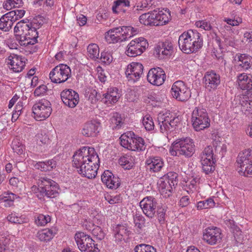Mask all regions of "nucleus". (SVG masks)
I'll list each match as a JSON object with an SVG mask.
<instances>
[{
  "label": "nucleus",
  "mask_w": 252,
  "mask_h": 252,
  "mask_svg": "<svg viewBox=\"0 0 252 252\" xmlns=\"http://www.w3.org/2000/svg\"><path fill=\"white\" fill-rule=\"evenodd\" d=\"M111 121L115 129H119L124 124V122L120 114L116 113L114 114L111 119Z\"/></svg>",
  "instance_id": "obj_46"
},
{
  "label": "nucleus",
  "mask_w": 252,
  "mask_h": 252,
  "mask_svg": "<svg viewBox=\"0 0 252 252\" xmlns=\"http://www.w3.org/2000/svg\"><path fill=\"white\" fill-rule=\"evenodd\" d=\"M92 234L98 240H101L105 237V233L100 226H96L92 230Z\"/></svg>",
  "instance_id": "obj_54"
},
{
  "label": "nucleus",
  "mask_w": 252,
  "mask_h": 252,
  "mask_svg": "<svg viewBox=\"0 0 252 252\" xmlns=\"http://www.w3.org/2000/svg\"><path fill=\"white\" fill-rule=\"evenodd\" d=\"M12 148L14 152L18 155L22 154L24 152V146L18 139L12 141Z\"/></svg>",
  "instance_id": "obj_48"
},
{
  "label": "nucleus",
  "mask_w": 252,
  "mask_h": 252,
  "mask_svg": "<svg viewBox=\"0 0 252 252\" xmlns=\"http://www.w3.org/2000/svg\"><path fill=\"white\" fill-rule=\"evenodd\" d=\"M156 56L159 60L170 57L173 52V46L172 42L168 40L164 42H158L155 47Z\"/></svg>",
  "instance_id": "obj_17"
},
{
  "label": "nucleus",
  "mask_w": 252,
  "mask_h": 252,
  "mask_svg": "<svg viewBox=\"0 0 252 252\" xmlns=\"http://www.w3.org/2000/svg\"><path fill=\"white\" fill-rule=\"evenodd\" d=\"M238 56V68L243 70L252 69V57L246 54H239Z\"/></svg>",
  "instance_id": "obj_29"
},
{
  "label": "nucleus",
  "mask_w": 252,
  "mask_h": 252,
  "mask_svg": "<svg viewBox=\"0 0 252 252\" xmlns=\"http://www.w3.org/2000/svg\"><path fill=\"white\" fill-rule=\"evenodd\" d=\"M156 14L155 10L142 14L139 18L141 24L147 26H156L155 18Z\"/></svg>",
  "instance_id": "obj_27"
},
{
  "label": "nucleus",
  "mask_w": 252,
  "mask_h": 252,
  "mask_svg": "<svg viewBox=\"0 0 252 252\" xmlns=\"http://www.w3.org/2000/svg\"><path fill=\"white\" fill-rule=\"evenodd\" d=\"M225 224L230 229L231 232L233 233L235 239L240 240L242 238V231L240 228L235 224L233 220L229 219L225 220Z\"/></svg>",
  "instance_id": "obj_35"
},
{
  "label": "nucleus",
  "mask_w": 252,
  "mask_h": 252,
  "mask_svg": "<svg viewBox=\"0 0 252 252\" xmlns=\"http://www.w3.org/2000/svg\"><path fill=\"white\" fill-rule=\"evenodd\" d=\"M190 203L189 197L188 196H183L179 202V205L182 207L187 206Z\"/></svg>",
  "instance_id": "obj_64"
},
{
  "label": "nucleus",
  "mask_w": 252,
  "mask_h": 252,
  "mask_svg": "<svg viewBox=\"0 0 252 252\" xmlns=\"http://www.w3.org/2000/svg\"><path fill=\"white\" fill-rule=\"evenodd\" d=\"M56 233L55 229H44L38 232L37 236L41 241L47 242L50 241Z\"/></svg>",
  "instance_id": "obj_38"
},
{
  "label": "nucleus",
  "mask_w": 252,
  "mask_h": 252,
  "mask_svg": "<svg viewBox=\"0 0 252 252\" xmlns=\"http://www.w3.org/2000/svg\"><path fill=\"white\" fill-rule=\"evenodd\" d=\"M37 184L39 187V192L37 196L40 199L47 198H55L59 194L58 185L53 180L46 176L39 177L37 180Z\"/></svg>",
  "instance_id": "obj_5"
},
{
  "label": "nucleus",
  "mask_w": 252,
  "mask_h": 252,
  "mask_svg": "<svg viewBox=\"0 0 252 252\" xmlns=\"http://www.w3.org/2000/svg\"><path fill=\"white\" fill-rule=\"evenodd\" d=\"M73 166L79 169L78 172L88 179L95 177L99 158L94 148L84 147L73 156Z\"/></svg>",
  "instance_id": "obj_1"
},
{
  "label": "nucleus",
  "mask_w": 252,
  "mask_h": 252,
  "mask_svg": "<svg viewBox=\"0 0 252 252\" xmlns=\"http://www.w3.org/2000/svg\"><path fill=\"white\" fill-rule=\"evenodd\" d=\"M156 17L155 22L156 26H161L166 24L169 21V17L167 14L164 13L163 11L155 10Z\"/></svg>",
  "instance_id": "obj_40"
},
{
  "label": "nucleus",
  "mask_w": 252,
  "mask_h": 252,
  "mask_svg": "<svg viewBox=\"0 0 252 252\" xmlns=\"http://www.w3.org/2000/svg\"><path fill=\"white\" fill-rule=\"evenodd\" d=\"M61 97L64 104L69 108H74L79 103L78 94L72 89H65L61 93Z\"/></svg>",
  "instance_id": "obj_18"
},
{
  "label": "nucleus",
  "mask_w": 252,
  "mask_h": 252,
  "mask_svg": "<svg viewBox=\"0 0 252 252\" xmlns=\"http://www.w3.org/2000/svg\"><path fill=\"white\" fill-rule=\"evenodd\" d=\"M157 204V200L151 196L144 197L139 203L143 213L151 219L155 216Z\"/></svg>",
  "instance_id": "obj_15"
},
{
  "label": "nucleus",
  "mask_w": 252,
  "mask_h": 252,
  "mask_svg": "<svg viewBox=\"0 0 252 252\" xmlns=\"http://www.w3.org/2000/svg\"><path fill=\"white\" fill-rule=\"evenodd\" d=\"M203 81L208 90H216L220 84V76L214 70L208 71L205 73Z\"/></svg>",
  "instance_id": "obj_20"
},
{
  "label": "nucleus",
  "mask_w": 252,
  "mask_h": 252,
  "mask_svg": "<svg viewBox=\"0 0 252 252\" xmlns=\"http://www.w3.org/2000/svg\"><path fill=\"white\" fill-rule=\"evenodd\" d=\"M147 78L150 83L158 86L164 82L166 75L164 71L161 68H153L149 70Z\"/></svg>",
  "instance_id": "obj_16"
},
{
  "label": "nucleus",
  "mask_w": 252,
  "mask_h": 252,
  "mask_svg": "<svg viewBox=\"0 0 252 252\" xmlns=\"http://www.w3.org/2000/svg\"><path fill=\"white\" fill-rule=\"evenodd\" d=\"M25 58L16 54L10 55L7 59V64L11 66L9 68L15 72L22 71L25 66Z\"/></svg>",
  "instance_id": "obj_22"
},
{
  "label": "nucleus",
  "mask_w": 252,
  "mask_h": 252,
  "mask_svg": "<svg viewBox=\"0 0 252 252\" xmlns=\"http://www.w3.org/2000/svg\"><path fill=\"white\" fill-rule=\"evenodd\" d=\"M15 0H7L3 3V7L7 10H9L13 8H17Z\"/></svg>",
  "instance_id": "obj_60"
},
{
  "label": "nucleus",
  "mask_w": 252,
  "mask_h": 252,
  "mask_svg": "<svg viewBox=\"0 0 252 252\" xmlns=\"http://www.w3.org/2000/svg\"><path fill=\"white\" fill-rule=\"evenodd\" d=\"M153 0H143L140 3H139L137 5V9L141 8H147L149 6H151L153 4Z\"/></svg>",
  "instance_id": "obj_62"
},
{
  "label": "nucleus",
  "mask_w": 252,
  "mask_h": 252,
  "mask_svg": "<svg viewBox=\"0 0 252 252\" xmlns=\"http://www.w3.org/2000/svg\"><path fill=\"white\" fill-rule=\"evenodd\" d=\"M191 122L194 129L199 131L210 126V120L205 109L195 107L192 113Z\"/></svg>",
  "instance_id": "obj_6"
},
{
  "label": "nucleus",
  "mask_w": 252,
  "mask_h": 252,
  "mask_svg": "<svg viewBox=\"0 0 252 252\" xmlns=\"http://www.w3.org/2000/svg\"><path fill=\"white\" fill-rule=\"evenodd\" d=\"M215 203L213 199L209 198L205 200L198 202L196 207L198 210H202L213 208L215 206Z\"/></svg>",
  "instance_id": "obj_43"
},
{
  "label": "nucleus",
  "mask_w": 252,
  "mask_h": 252,
  "mask_svg": "<svg viewBox=\"0 0 252 252\" xmlns=\"http://www.w3.org/2000/svg\"><path fill=\"white\" fill-rule=\"evenodd\" d=\"M88 56L92 59H98L99 53V49L98 45L96 44H91L87 48Z\"/></svg>",
  "instance_id": "obj_42"
},
{
  "label": "nucleus",
  "mask_w": 252,
  "mask_h": 252,
  "mask_svg": "<svg viewBox=\"0 0 252 252\" xmlns=\"http://www.w3.org/2000/svg\"><path fill=\"white\" fill-rule=\"evenodd\" d=\"M7 219L10 222L21 224L23 222L20 218H19L15 214H11L7 216Z\"/></svg>",
  "instance_id": "obj_63"
},
{
  "label": "nucleus",
  "mask_w": 252,
  "mask_h": 252,
  "mask_svg": "<svg viewBox=\"0 0 252 252\" xmlns=\"http://www.w3.org/2000/svg\"><path fill=\"white\" fill-rule=\"evenodd\" d=\"M166 177L164 181H169V183L172 184V186H176L178 184V177L177 173L174 172H169L166 175Z\"/></svg>",
  "instance_id": "obj_51"
},
{
  "label": "nucleus",
  "mask_w": 252,
  "mask_h": 252,
  "mask_svg": "<svg viewBox=\"0 0 252 252\" xmlns=\"http://www.w3.org/2000/svg\"><path fill=\"white\" fill-rule=\"evenodd\" d=\"M143 65L139 63L133 62L128 64L126 71V75L128 81H138L143 73Z\"/></svg>",
  "instance_id": "obj_19"
},
{
  "label": "nucleus",
  "mask_w": 252,
  "mask_h": 252,
  "mask_svg": "<svg viewBox=\"0 0 252 252\" xmlns=\"http://www.w3.org/2000/svg\"><path fill=\"white\" fill-rule=\"evenodd\" d=\"M16 40L21 46L33 45L37 42L38 32L35 28L23 22H18L14 27Z\"/></svg>",
  "instance_id": "obj_3"
},
{
  "label": "nucleus",
  "mask_w": 252,
  "mask_h": 252,
  "mask_svg": "<svg viewBox=\"0 0 252 252\" xmlns=\"http://www.w3.org/2000/svg\"><path fill=\"white\" fill-rule=\"evenodd\" d=\"M48 91V88L46 85H41L35 89L34 92V95L35 96H40L45 95Z\"/></svg>",
  "instance_id": "obj_57"
},
{
  "label": "nucleus",
  "mask_w": 252,
  "mask_h": 252,
  "mask_svg": "<svg viewBox=\"0 0 252 252\" xmlns=\"http://www.w3.org/2000/svg\"><path fill=\"white\" fill-rule=\"evenodd\" d=\"M129 1L128 0H117L114 2V5L112 6V11L114 13H117V9L121 8L122 7H128Z\"/></svg>",
  "instance_id": "obj_50"
},
{
  "label": "nucleus",
  "mask_w": 252,
  "mask_h": 252,
  "mask_svg": "<svg viewBox=\"0 0 252 252\" xmlns=\"http://www.w3.org/2000/svg\"><path fill=\"white\" fill-rule=\"evenodd\" d=\"M76 243L81 252H99L97 244L94 240L84 232H77L74 236Z\"/></svg>",
  "instance_id": "obj_8"
},
{
  "label": "nucleus",
  "mask_w": 252,
  "mask_h": 252,
  "mask_svg": "<svg viewBox=\"0 0 252 252\" xmlns=\"http://www.w3.org/2000/svg\"><path fill=\"white\" fill-rule=\"evenodd\" d=\"M133 136H134V133L131 131H129L122 134L120 137L121 145L124 148L130 150Z\"/></svg>",
  "instance_id": "obj_37"
},
{
  "label": "nucleus",
  "mask_w": 252,
  "mask_h": 252,
  "mask_svg": "<svg viewBox=\"0 0 252 252\" xmlns=\"http://www.w3.org/2000/svg\"><path fill=\"white\" fill-rule=\"evenodd\" d=\"M145 220L144 217L140 214L136 213L133 216L134 223L139 228H141L144 226Z\"/></svg>",
  "instance_id": "obj_53"
},
{
  "label": "nucleus",
  "mask_w": 252,
  "mask_h": 252,
  "mask_svg": "<svg viewBox=\"0 0 252 252\" xmlns=\"http://www.w3.org/2000/svg\"><path fill=\"white\" fill-rule=\"evenodd\" d=\"M166 209L165 207H158L157 212V218L160 224H164L165 221V214Z\"/></svg>",
  "instance_id": "obj_52"
},
{
  "label": "nucleus",
  "mask_w": 252,
  "mask_h": 252,
  "mask_svg": "<svg viewBox=\"0 0 252 252\" xmlns=\"http://www.w3.org/2000/svg\"><path fill=\"white\" fill-rule=\"evenodd\" d=\"M142 123L146 130L151 131L154 128V124L150 115H145L142 120Z\"/></svg>",
  "instance_id": "obj_45"
},
{
  "label": "nucleus",
  "mask_w": 252,
  "mask_h": 252,
  "mask_svg": "<svg viewBox=\"0 0 252 252\" xmlns=\"http://www.w3.org/2000/svg\"><path fill=\"white\" fill-rule=\"evenodd\" d=\"M240 104L241 110L245 115L252 114V100H250L247 95L240 96Z\"/></svg>",
  "instance_id": "obj_32"
},
{
  "label": "nucleus",
  "mask_w": 252,
  "mask_h": 252,
  "mask_svg": "<svg viewBox=\"0 0 252 252\" xmlns=\"http://www.w3.org/2000/svg\"><path fill=\"white\" fill-rule=\"evenodd\" d=\"M195 25L197 27L201 28L206 31H209L212 29V26L210 23L205 20L198 21L196 22Z\"/></svg>",
  "instance_id": "obj_58"
},
{
  "label": "nucleus",
  "mask_w": 252,
  "mask_h": 252,
  "mask_svg": "<svg viewBox=\"0 0 252 252\" xmlns=\"http://www.w3.org/2000/svg\"><path fill=\"white\" fill-rule=\"evenodd\" d=\"M148 43L143 37H139L131 41L127 46L126 54L129 57L140 55L146 49Z\"/></svg>",
  "instance_id": "obj_14"
},
{
  "label": "nucleus",
  "mask_w": 252,
  "mask_h": 252,
  "mask_svg": "<svg viewBox=\"0 0 252 252\" xmlns=\"http://www.w3.org/2000/svg\"><path fill=\"white\" fill-rule=\"evenodd\" d=\"M101 181L109 189H117L120 185V181L118 177L113 175L109 170L105 171L101 175Z\"/></svg>",
  "instance_id": "obj_23"
},
{
  "label": "nucleus",
  "mask_w": 252,
  "mask_h": 252,
  "mask_svg": "<svg viewBox=\"0 0 252 252\" xmlns=\"http://www.w3.org/2000/svg\"><path fill=\"white\" fill-rule=\"evenodd\" d=\"M134 157L129 154H125L119 159V164L125 169H130L134 165Z\"/></svg>",
  "instance_id": "obj_30"
},
{
  "label": "nucleus",
  "mask_w": 252,
  "mask_h": 252,
  "mask_svg": "<svg viewBox=\"0 0 252 252\" xmlns=\"http://www.w3.org/2000/svg\"><path fill=\"white\" fill-rule=\"evenodd\" d=\"M203 239L207 243L211 245L216 244L220 242L221 239V232L220 228L216 227L207 228L204 233Z\"/></svg>",
  "instance_id": "obj_21"
},
{
  "label": "nucleus",
  "mask_w": 252,
  "mask_h": 252,
  "mask_svg": "<svg viewBox=\"0 0 252 252\" xmlns=\"http://www.w3.org/2000/svg\"><path fill=\"white\" fill-rule=\"evenodd\" d=\"M51 220V218L49 215L45 216L39 214L35 220V223L38 226H44Z\"/></svg>",
  "instance_id": "obj_47"
},
{
  "label": "nucleus",
  "mask_w": 252,
  "mask_h": 252,
  "mask_svg": "<svg viewBox=\"0 0 252 252\" xmlns=\"http://www.w3.org/2000/svg\"><path fill=\"white\" fill-rule=\"evenodd\" d=\"M197 180H198L197 178H194L189 182H186L187 185L185 189L187 190L188 192L192 193L196 189Z\"/></svg>",
  "instance_id": "obj_56"
},
{
  "label": "nucleus",
  "mask_w": 252,
  "mask_h": 252,
  "mask_svg": "<svg viewBox=\"0 0 252 252\" xmlns=\"http://www.w3.org/2000/svg\"><path fill=\"white\" fill-rule=\"evenodd\" d=\"M100 124L95 121L86 123L82 130V134L86 137H95L99 132Z\"/></svg>",
  "instance_id": "obj_24"
},
{
  "label": "nucleus",
  "mask_w": 252,
  "mask_h": 252,
  "mask_svg": "<svg viewBox=\"0 0 252 252\" xmlns=\"http://www.w3.org/2000/svg\"><path fill=\"white\" fill-rule=\"evenodd\" d=\"M105 198L111 204L119 203L122 201V197L120 194L115 196H107Z\"/></svg>",
  "instance_id": "obj_59"
},
{
  "label": "nucleus",
  "mask_w": 252,
  "mask_h": 252,
  "mask_svg": "<svg viewBox=\"0 0 252 252\" xmlns=\"http://www.w3.org/2000/svg\"><path fill=\"white\" fill-rule=\"evenodd\" d=\"M171 93L174 98L180 101H186L191 96L190 90L182 81H177L173 83Z\"/></svg>",
  "instance_id": "obj_13"
},
{
  "label": "nucleus",
  "mask_w": 252,
  "mask_h": 252,
  "mask_svg": "<svg viewBox=\"0 0 252 252\" xmlns=\"http://www.w3.org/2000/svg\"><path fill=\"white\" fill-rule=\"evenodd\" d=\"M106 39L109 43H117L126 40V38H122L121 35L120 27H117L109 30L107 32Z\"/></svg>",
  "instance_id": "obj_26"
},
{
  "label": "nucleus",
  "mask_w": 252,
  "mask_h": 252,
  "mask_svg": "<svg viewBox=\"0 0 252 252\" xmlns=\"http://www.w3.org/2000/svg\"><path fill=\"white\" fill-rule=\"evenodd\" d=\"M203 171L209 174L215 170L214 164L216 161L213 146H208L200 155Z\"/></svg>",
  "instance_id": "obj_7"
},
{
  "label": "nucleus",
  "mask_w": 252,
  "mask_h": 252,
  "mask_svg": "<svg viewBox=\"0 0 252 252\" xmlns=\"http://www.w3.org/2000/svg\"><path fill=\"white\" fill-rule=\"evenodd\" d=\"M158 119L160 132L163 133L172 131V128L177 126L180 121L178 117L169 112L158 115Z\"/></svg>",
  "instance_id": "obj_9"
},
{
  "label": "nucleus",
  "mask_w": 252,
  "mask_h": 252,
  "mask_svg": "<svg viewBox=\"0 0 252 252\" xmlns=\"http://www.w3.org/2000/svg\"><path fill=\"white\" fill-rule=\"evenodd\" d=\"M244 88H240L243 90H246L247 93L248 94H252V78L250 80H248L244 84Z\"/></svg>",
  "instance_id": "obj_61"
},
{
  "label": "nucleus",
  "mask_w": 252,
  "mask_h": 252,
  "mask_svg": "<svg viewBox=\"0 0 252 252\" xmlns=\"http://www.w3.org/2000/svg\"><path fill=\"white\" fill-rule=\"evenodd\" d=\"M14 23V20H10L6 16L2 15L0 18V29L4 32H8Z\"/></svg>",
  "instance_id": "obj_41"
},
{
  "label": "nucleus",
  "mask_w": 252,
  "mask_h": 252,
  "mask_svg": "<svg viewBox=\"0 0 252 252\" xmlns=\"http://www.w3.org/2000/svg\"><path fill=\"white\" fill-rule=\"evenodd\" d=\"M216 158H222L226 152V146L220 141H214L213 144Z\"/></svg>",
  "instance_id": "obj_39"
},
{
  "label": "nucleus",
  "mask_w": 252,
  "mask_h": 252,
  "mask_svg": "<svg viewBox=\"0 0 252 252\" xmlns=\"http://www.w3.org/2000/svg\"><path fill=\"white\" fill-rule=\"evenodd\" d=\"M146 164L151 171L158 172L162 168L164 162L159 157H151L146 159Z\"/></svg>",
  "instance_id": "obj_25"
},
{
  "label": "nucleus",
  "mask_w": 252,
  "mask_h": 252,
  "mask_svg": "<svg viewBox=\"0 0 252 252\" xmlns=\"http://www.w3.org/2000/svg\"><path fill=\"white\" fill-rule=\"evenodd\" d=\"M18 197L16 194L11 192H5L0 198V202L3 203V205L6 207H10L13 205L14 200Z\"/></svg>",
  "instance_id": "obj_36"
},
{
  "label": "nucleus",
  "mask_w": 252,
  "mask_h": 252,
  "mask_svg": "<svg viewBox=\"0 0 252 252\" xmlns=\"http://www.w3.org/2000/svg\"><path fill=\"white\" fill-rule=\"evenodd\" d=\"M236 161L241 168L240 171L244 176L252 175V150L248 149L240 152Z\"/></svg>",
  "instance_id": "obj_11"
},
{
  "label": "nucleus",
  "mask_w": 252,
  "mask_h": 252,
  "mask_svg": "<svg viewBox=\"0 0 252 252\" xmlns=\"http://www.w3.org/2000/svg\"><path fill=\"white\" fill-rule=\"evenodd\" d=\"M115 237L116 240L122 241L125 236H128L130 231L127 227L122 224L117 225L114 229Z\"/></svg>",
  "instance_id": "obj_34"
},
{
  "label": "nucleus",
  "mask_w": 252,
  "mask_h": 252,
  "mask_svg": "<svg viewBox=\"0 0 252 252\" xmlns=\"http://www.w3.org/2000/svg\"><path fill=\"white\" fill-rule=\"evenodd\" d=\"M195 145L193 140L189 138L177 139L171 145L170 153L173 156H184L190 158L195 152Z\"/></svg>",
  "instance_id": "obj_4"
},
{
  "label": "nucleus",
  "mask_w": 252,
  "mask_h": 252,
  "mask_svg": "<svg viewBox=\"0 0 252 252\" xmlns=\"http://www.w3.org/2000/svg\"><path fill=\"white\" fill-rule=\"evenodd\" d=\"M146 147L144 140L142 137L134 134V136H133L132 144H131L129 150L143 151L145 150Z\"/></svg>",
  "instance_id": "obj_31"
},
{
  "label": "nucleus",
  "mask_w": 252,
  "mask_h": 252,
  "mask_svg": "<svg viewBox=\"0 0 252 252\" xmlns=\"http://www.w3.org/2000/svg\"><path fill=\"white\" fill-rule=\"evenodd\" d=\"M56 161L53 159L46 161H39L35 164L34 167L42 171H51L56 167Z\"/></svg>",
  "instance_id": "obj_33"
},
{
  "label": "nucleus",
  "mask_w": 252,
  "mask_h": 252,
  "mask_svg": "<svg viewBox=\"0 0 252 252\" xmlns=\"http://www.w3.org/2000/svg\"><path fill=\"white\" fill-rule=\"evenodd\" d=\"M172 184L169 183V181L164 180L160 181L158 185V189L161 194L165 198L169 197L171 195L173 189L176 186H172Z\"/></svg>",
  "instance_id": "obj_28"
},
{
  "label": "nucleus",
  "mask_w": 252,
  "mask_h": 252,
  "mask_svg": "<svg viewBox=\"0 0 252 252\" xmlns=\"http://www.w3.org/2000/svg\"><path fill=\"white\" fill-rule=\"evenodd\" d=\"M71 69L65 64H60L54 67L49 74L50 79L54 83L65 82L71 77Z\"/></svg>",
  "instance_id": "obj_12"
},
{
  "label": "nucleus",
  "mask_w": 252,
  "mask_h": 252,
  "mask_svg": "<svg viewBox=\"0 0 252 252\" xmlns=\"http://www.w3.org/2000/svg\"><path fill=\"white\" fill-rule=\"evenodd\" d=\"M134 252H157L153 246L145 244L136 245L134 249Z\"/></svg>",
  "instance_id": "obj_44"
},
{
  "label": "nucleus",
  "mask_w": 252,
  "mask_h": 252,
  "mask_svg": "<svg viewBox=\"0 0 252 252\" xmlns=\"http://www.w3.org/2000/svg\"><path fill=\"white\" fill-rule=\"evenodd\" d=\"M32 110L34 118L37 121H42L51 115L52 111L51 104L47 99H41L33 105Z\"/></svg>",
  "instance_id": "obj_10"
},
{
  "label": "nucleus",
  "mask_w": 252,
  "mask_h": 252,
  "mask_svg": "<svg viewBox=\"0 0 252 252\" xmlns=\"http://www.w3.org/2000/svg\"><path fill=\"white\" fill-rule=\"evenodd\" d=\"M251 78H249V76L246 73H241L237 76V83L240 88H244V85L248 80H250Z\"/></svg>",
  "instance_id": "obj_55"
},
{
  "label": "nucleus",
  "mask_w": 252,
  "mask_h": 252,
  "mask_svg": "<svg viewBox=\"0 0 252 252\" xmlns=\"http://www.w3.org/2000/svg\"><path fill=\"white\" fill-rule=\"evenodd\" d=\"M180 49L186 54L196 52L203 46L201 34L195 30H189L183 32L179 37Z\"/></svg>",
  "instance_id": "obj_2"
},
{
  "label": "nucleus",
  "mask_w": 252,
  "mask_h": 252,
  "mask_svg": "<svg viewBox=\"0 0 252 252\" xmlns=\"http://www.w3.org/2000/svg\"><path fill=\"white\" fill-rule=\"evenodd\" d=\"M120 27L121 35L122 38H126V40L128 38L132 36L131 30H132L131 26H122Z\"/></svg>",
  "instance_id": "obj_49"
}]
</instances>
